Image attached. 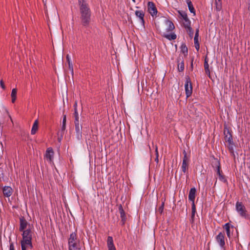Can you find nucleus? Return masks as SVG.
I'll return each instance as SVG.
<instances>
[{"label": "nucleus", "mask_w": 250, "mask_h": 250, "mask_svg": "<svg viewBox=\"0 0 250 250\" xmlns=\"http://www.w3.org/2000/svg\"><path fill=\"white\" fill-rule=\"evenodd\" d=\"M199 29H197L196 30V32L195 34V36L194 38V45L197 51H198L200 48V45L199 42L198 41V37H199Z\"/></svg>", "instance_id": "obj_17"}, {"label": "nucleus", "mask_w": 250, "mask_h": 250, "mask_svg": "<svg viewBox=\"0 0 250 250\" xmlns=\"http://www.w3.org/2000/svg\"><path fill=\"white\" fill-rule=\"evenodd\" d=\"M148 11L150 14L154 17L157 13V10L153 2L149 1L147 3Z\"/></svg>", "instance_id": "obj_11"}, {"label": "nucleus", "mask_w": 250, "mask_h": 250, "mask_svg": "<svg viewBox=\"0 0 250 250\" xmlns=\"http://www.w3.org/2000/svg\"><path fill=\"white\" fill-rule=\"evenodd\" d=\"M69 250H80L79 240L77 238V234L73 232L70 234L68 239Z\"/></svg>", "instance_id": "obj_2"}, {"label": "nucleus", "mask_w": 250, "mask_h": 250, "mask_svg": "<svg viewBox=\"0 0 250 250\" xmlns=\"http://www.w3.org/2000/svg\"><path fill=\"white\" fill-rule=\"evenodd\" d=\"M74 113H75L76 110V111H78L77 110V103L76 102H75V103L74 104Z\"/></svg>", "instance_id": "obj_42"}, {"label": "nucleus", "mask_w": 250, "mask_h": 250, "mask_svg": "<svg viewBox=\"0 0 250 250\" xmlns=\"http://www.w3.org/2000/svg\"><path fill=\"white\" fill-rule=\"evenodd\" d=\"M155 152H156V157L155 158V161L158 163L159 160H158V149H157V147H156V149H155Z\"/></svg>", "instance_id": "obj_39"}, {"label": "nucleus", "mask_w": 250, "mask_h": 250, "mask_svg": "<svg viewBox=\"0 0 250 250\" xmlns=\"http://www.w3.org/2000/svg\"><path fill=\"white\" fill-rule=\"evenodd\" d=\"M66 59H67L68 63L69 69L71 71V73L73 74V64H72V62H71V61L70 57L68 55H67L66 56Z\"/></svg>", "instance_id": "obj_27"}, {"label": "nucleus", "mask_w": 250, "mask_h": 250, "mask_svg": "<svg viewBox=\"0 0 250 250\" xmlns=\"http://www.w3.org/2000/svg\"><path fill=\"white\" fill-rule=\"evenodd\" d=\"M22 231V240L21 241V245L22 244L25 246L26 245H28L32 248V244L31 230L30 229H27Z\"/></svg>", "instance_id": "obj_3"}, {"label": "nucleus", "mask_w": 250, "mask_h": 250, "mask_svg": "<svg viewBox=\"0 0 250 250\" xmlns=\"http://www.w3.org/2000/svg\"><path fill=\"white\" fill-rule=\"evenodd\" d=\"M46 1H47V0H42V2L44 3V5H46Z\"/></svg>", "instance_id": "obj_45"}, {"label": "nucleus", "mask_w": 250, "mask_h": 250, "mask_svg": "<svg viewBox=\"0 0 250 250\" xmlns=\"http://www.w3.org/2000/svg\"><path fill=\"white\" fill-rule=\"evenodd\" d=\"M188 168V164L187 162H185V161H183L182 165V170L184 173H186Z\"/></svg>", "instance_id": "obj_30"}, {"label": "nucleus", "mask_w": 250, "mask_h": 250, "mask_svg": "<svg viewBox=\"0 0 250 250\" xmlns=\"http://www.w3.org/2000/svg\"><path fill=\"white\" fill-rule=\"evenodd\" d=\"M38 120H36L32 125L31 131V134L32 135H34L37 132V130H38Z\"/></svg>", "instance_id": "obj_20"}, {"label": "nucleus", "mask_w": 250, "mask_h": 250, "mask_svg": "<svg viewBox=\"0 0 250 250\" xmlns=\"http://www.w3.org/2000/svg\"><path fill=\"white\" fill-rule=\"evenodd\" d=\"M54 151L51 147L48 148L45 152L44 158L46 159L47 162L51 163L53 162L54 158Z\"/></svg>", "instance_id": "obj_9"}, {"label": "nucleus", "mask_w": 250, "mask_h": 250, "mask_svg": "<svg viewBox=\"0 0 250 250\" xmlns=\"http://www.w3.org/2000/svg\"><path fill=\"white\" fill-rule=\"evenodd\" d=\"M163 36L169 41L174 40L176 39V37H177L176 35L174 33H173L171 34H164Z\"/></svg>", "instance_id": "obj_23"}, {"label": "nucleus", "mask_w": 250, "mask_h": 250, "mask_svg": "<svg viewBox=\"0 0 250 250\" xmlns=\"http://www.w3.org/2000/svg\"><path fill=\"white\" fill-rule=\"evenodd\" d=\"M17 90L16 88H13L11 92V97L16 96Z\"/></svg>", "instance_id": "obj_38"}, {"label": "nucleus", "mask_w": 250, "mask_h": 250, "mask_svg": "<svg viewBox=\"0 0 250 250\" xmlns=\"http://www.w3.org/2000/svg\"><path fill=\"white\" fill-rule=\"evenodd\" d=\"M66 115H64L63 117L62 125V128H61L62 131H63L65 129V128H66Z\"/></svg>", "instance_id": "obj_32"}, {"label": "nucleus", "mask_w": 250, "mask_h": 250, "mask_svg": "<svg viewBox=\"0 0 250 250\" xmlns=\"http://www.w3.org/2000/svg\"><path fill=\"white\" fill-rule=\"evenodd\" d=\"M164 208V202H162V204L160 207H159L158 208V211L160 212V213H162L163 211Z\"/></svg>", "instance_id": "obj_36"}, {"label": "nucleus", "mask_w": 250, "mask_h": 250, "mask_svg": "<svg viewBox=\"0 0 250 250\" xmlns=\"http://www.w3.org/2000/svg\"><path fill=\"white\" fill-rule=\"evenodd\" d=\"M164 22L167 26L166 31L167 32H170L174 29V25L171 21H169L167 18H165L164 20Z\"/></svg>", "instance_id": "obj_12"}, {"label": "nucleus", "mask_w": 250, "mask_h": 250, "mask_svg": "<svg viewBox=\"0 0 250 250\" xmlns=\"http://www.w3.org/2000/svg\"><path fill=\"white\" fill-rule=\"evenodd\" d=\"M215 167L216 168V171L218 175L222 174V171L221 170L220 163L219 161H217Z\"/></svg>", "instance_id": "obj_24"}, {"label": "nucleus", "mask_w": 250, "mask_h": 250, "mask_svg": "<svg viewBox=\"0 0 250 250\" xmlns=\"http://www.w3.org/2000/svg\"><path fill=\"white\" fill-rule=\"evenodd\" d=\"M107 245L108 250H116L115 247L113 243V240L112 237L108 236L107 239Z\"/></svg>", "instance_id": "obj_16"}, {"label": "nucleus", "mask_w": 250, "mask_h": 250, "mask_svg": "<svg viewBox=\"0 0 250 250\" xmlns=\"http://www.w3.org/2000/svg\"><path fill=\"white\" fill-rule=\"evenodd\" d=\"M9 250H15L13 243H11L9 247Z\"/></svg>", "instance_id": "obj_41"}, {"label": "nucleus", "mask_w": 250, "mask_h": 250, "mask_svg": "<svg viewBox=\"0 0 250 250\" xmlns=\"http://www.w3.org/2000/svg\"><path fill=\"white\" fill-rule=\"evenodd\" d=\"M224 228L226 230L227 236L229 238H230V224L229 223L225 224L224 225Z\"/></svg>", "instance_id": "obj_29"}, {"label": "nucleus", "mask_w": 250, "mask_h": 250, "mask_svg": "<svg viewBox=\"0 0 250 250\" xmlns=\"http://www.w3.org/2000/svg\"><path fill=\"white\" fill-rule=\"evenodd\" d=\"M204 67L206 73L209 77L210 76V70L209 69V64L207 60V57H206L205 59L204 62Z\"/></svg>", "instance_id": "obj_21"}, {"label": "nucleus", "mask_w": 250, "mask_h": 250, "mask_svg": "<svg viewBox=\"0 0 250 250\" xmlns=\"http://www.w3.org/2000/svg\"><path fill=\"white\" fill-rule=\"evenodd\" d=\"M185 92L187 98L190 97L192 92V86L190 79L189 77L186 78V82L185 84Z\"/></svg>", "instance_id": "obj_7"}, {"label": "nucleus", "mask_w": 250, "mask_h": 250, "mask_svg": "<svg viewBox=\"0 0 250 250\" xmlns=\"http://www.w3.org/2000/svg\"><path fill=\"white\" fill-rule=\"evenodd\" d=\"M135 15L139 19V21L141 24L143 25L145 24V20H144V12L142 10H136L135 12Z\"/></svg>", "instance_id": "obj_14"}, {"label": "nucleus", "mask_w": 250, "mask_h": 250, "mask_svg": "<svg viewBox=\"0 0 250 250\" xmlns=\"http://www.w3.org/2000/svg\"><path fill=\"white\" fill-rule=\"evenodd\" d=\"M216 241L221 248H224L225 245V233L220 232L215 237Z\"/></svg>", "instance_id": "obj_8"}, {"label": "nucleus", "mask_w": 250, "mask_h": 250, "mask_svg": "<svg viewBox=\"0 0 250 250\" xmlns=\"http://www.w3.org/2000/svg\"><path fill=\"white\" fill-rule=\"evenodd\" d=\"M207 250H209V249H208Z\"/></svg>", "instance_id": "obj_47"}, {"label": "nucleus", "mask_w": 250, "mask_h": 250, "mask_svg": "<svg viewBox=\"0 0 250 250\" xmlns=\"http://www.w3.org/2000/svg\"><path fill=\"white\" fill-rule=\"evenodd\" d=\"M224 134L225 136L224 139L226 143L229 144L233 142L232 136L230 133V130L227 127L224 128Z\"/></svg>", "instance_id": "obj_10"}, {"label": "nucleus", "mask_w": 250, "mask_h": 250, "mask_svg": "<svg viewBox=\"0 0 250 250\" xmlns=\"http://www.w3.org/2000/svg\"><path fill=\"white\" fill-rule=\"evenodd\" d=\"M12 97V102L14 103L16 99V96L11 97Z\"/></svg>", "instance_id": "obj_43"}, {"label": "nucleus", "mask_w": 250, "mask_h": 250, "mask_svg": "<svg viewBox=\"0 0 250 250\" xmlns=\"http://www.w3.org/2000/svg\"><path fill=\"white\" fill-rule=\"evenodd\" d=\"M75 116V128L76 131V136L78 140L82 139V126L80 125L79 117L78 111L76 110L74 113Z\"/></svg>", "instance_id": "obj_5"}, {"label": "nucleus", "mask_w": 250, "mask_h": 250, "mask_svg": "<svg viewBox=\"0 0 250 250\" xmlns=\"http://www.w3.org/2000/svg\"><path fill=\"white\" fill-rule=\"evenodd\" d=\"M3 193L4 196L9 197L12 193V188L9 186H5L2 189Z\"/></svg>", "instance_id": "obj_15"}, {"label": "nucleus", "mask_w": 250, "mask_h": 250, "mask_svg": "<svg viewBox=\"0 0 250 250\" xmlns=\"http://www.w3.org/2000/svg\"><path fill=\"white\" fill-rule=\"evenodd\" d=\"M0 86L3 89H5V86L4 85V82L2 80H1L0 81Z\"/></svg>", "instance_id": "obj_40"}, {"label": "nucleus", "mask_w": 250, "mask_h": 250, "mask_svg": "<svg viewBox=\"0 0 250 250\" xmlns=\"http://www.w3.org/2000/svg\"><path fill=\"white\" fill-rule=\"evenodd\" d=\"M179 18L182 21L184 27L190 25L191 22L188 19L187 13L182 11H178Z\"/></svg>", "instance_id": "obj_6"}, {"label": "nucleus", "mask_w": 250, "mask_h": 250, "mask_svg": "<svg viewBox=\"0 0 250 250\" xmlns=\"http://www.w3.org/2000/svg\"><path fill=\"white\" fill-rule=\"evenodd\" d=\"M134 2H135V0H132Z\"/></svg>", "instance_id": "obj_46"}, {"label": "nucleus", "mask_w": 250, "mask_h": 250, "mask_svg": "<svg viewBox=\"0 0 250 250\" xmlns=\"http://www.w3.org/2000/svg\"><path fill=\"white\" fill-rule=\"evenodd\" d=\"M119 212L120 213L121 217L122 218V221H121L122 225H124L125 222L126 216H125V212L124 211L121 205H120V206L119 208Z\"/></svg>", "instance_id": "obj_19"}, {"label": "nucleus", "mask_w": 250, "mask_h": 250, "mask_svg": "<svg viewBox=\"0 0 250 250\" xmlns=\"http://www.w3.org/2000/svg\"><path fill=\"white\" fill-rule=\"evenodd\" d=\"M235 209L240 216L245 219L249 218V215L242 202L237 201L235 205Z\"/></svg>", "instance_id": "obj_4"}, {"label": "nucleus", "mask_w": 250, "mask_h": 250, "mask_svg": "<svg viewBox=\"0 0 250 250\" xmlns=\"http://www.w3.org/2000/svg\"><path fill=\"white\" fill-rule=\"evenodd\" d=\"M185 28H186V31L188 33L189 37L192 38L194 34V31L191 27L190 25L186 26Z\"/></svg>", "instance_id": "obj_28"}, {"label": "nucleus", "mask_w": 250, "mask_h": 250, "mask_svg": "<svg viewBox=\"0 0 250 250\" xmlns=\"http://www.w3.org/2000/svg\"><path fill=\"white\" fill-rule=\"evenodd\" d=\"M218 178L220 181L223 183H226L227 182V179H226L224 175H223L222 174L218 175Z\"/></svg>", "instance_id": "obj_34"}, {"label": "nucleus", "mask_w": 250, "mask_h": 250, "mask_svg": "<svg viewBox=\"0 0 250 250\" xmlns=\"http://www.w3.org/2000/svg\"><path fill=\"white\" fill-rule=\"evenodd\" d=\"M21 250H26V248L25 246H23V244L21 245Z\"/></svg>", "instance_id": "obj_44"}, {"label": "nucleus", "mask_w": 250, "mask_h": 250, "mask_svg": "<svg viewBox=\"0 0 250 250\" xmlns=\"http://www.w3.org/2000/svg\"><path fill=\"white\" fill-rule=\"evenodd\" d=\"M27 222L24 219L23 217H21L20 218V228L19 230L20 231H24L26 228L27 226Z\"/></svg>", "instance_id": "obj_13"}, {"label": "nucleus", "mask_w": 250, "mask_h": 250, "mask_svg": "<svg viewBox=\"0 0 250 250\" xmlns=\"http://www.w3.org/2000/svg\"><path fill=\"white\" fill-rule=\"evenodd\" d=\"M234 146H235V145L234 144L233 142L228 144V148L230 153L232 155H234Z\"/></svg>", "instance_id": "obj_26"}, {"label": "nucleus", "mask_w": 250, "mask_h": 250, "mask_svg": "<svg viewBox=\"0 0 250 250\" xmlns=\"http://www.w3.org/2000/svg\"><path fill=\"white\" fill-rule=\"evenodd\" d=\"M183 153L184 154V156L183 161H185V162H187L188 161V158L187 157V154L186 151L185 150H184Z\"/></svg>", "instance_id": "obj_37"}, {"label": "nucleus", "mask_w": 250, "mask_h": 250, "mask_svg": "<svg viewBox=\"0 0 250 250\" xmlns=\"http://www.w3.org/2000/svg\"><path fill=\"white\" fill-rule=\"evenodd\" d=\"M196 213V207L194 203V202H193L191 204V218L192 220V221H193L195 214Z\"/></svg>", "instance_id": "obj_25"}, {"label": "nucleus", "mask_w": 250, "mask_h": 250, "mask_svg": "<svg viewBox=\"0 0 250 250\" xmlns=\"http://www.w3.org/2000/svg\"><path fill=\"white\" fill-rule=\"evenodd\" d=\"M184 69V63L181 62L178 64V70L180 72L183 71Z\"/></svg>", "instance_id": "obj_35"}, {"label": "nucleus", "mask_w": 250, "mask_h": 250, "mask_svg": "<svg viewBox=\"0 0 250 250\" xmlns=\"http://www.w3.org/2000/svg\"><path fill=\"white\" fill-rule=\"evenodd\" d=\"M215 5L217 11H220L222 8L221 0H215Z\"/></svg>", "instance_id": "obj_31"}, {"label": "nucleus", "mask_w": 250, "mask_h": 250, "mask_svg": "<svg viewBox=\"0 0 250 250\" xmlns=\"http://www.w3.org/2000/svg\"><path fill=\"white\" fill-rule=\"evenodd\" d=\"M78 1L81 23L83 26L88 27L91 22V11L88 4L84 0H78Z\"/></svg>", "instance_id": "obj_1"}, {"label": "nucleus", "mask_w": 250, "mask_h": 250, "mask_svg": "<svg viewBox=\"0 0 250 250\" xmlns=\"http://www.w3.org/2000/svg\"><path fill=\"white\" fill-rule=\"evenodd\" d=\"M196 188H190L189 194H188V200L193 203L194 202L195 198V193H196Z\"/></svg>", "instance_id": "obj_18"}, {"label": "nucleus", "mask_w": 250, "mask_h": 250, "mask_svg": "<svg viewBox=\"0 0 250 250\" xmlns=\"http://www.w3.org/2000/svg\"><path fill=\"white\" fill-rule=\"evenodd\" d=\"M181 51L184 54H187L188 52V48L185 44H182L181 46Z\"/></svg>", "instance_id": "obj_33"}, {"label": "nucleus", "mask_w": 250, "mask_h": 250, "mask_svg": "<svg viewBox=\"0 0 250 250\" xmlns=\"http://www.w3.org/2000/svg\"><path fill=\"white\" fill-rule=\"evenodd\" d=\"M186 1L188 5L189 10L190 12V13H193L194 15H195V10L194 9V8L192 5L191 1L190 0H186Z\"/></svg>", "instance_id": "obj_22"}]
</instances>
